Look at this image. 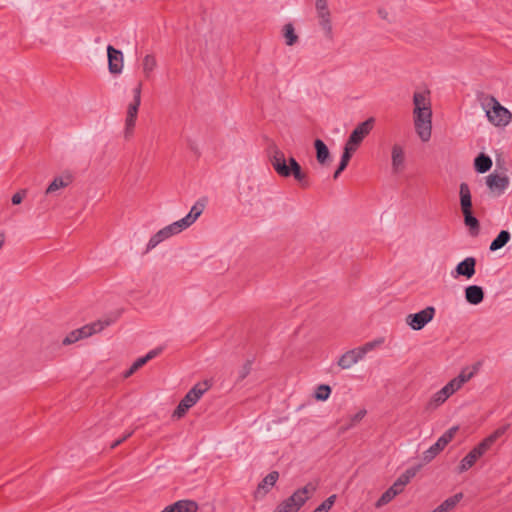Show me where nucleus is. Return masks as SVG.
I'll list each match as a JSON object with an SVG mask.
<instances>
[{
  "instance_id": "473e14b6",
  "label": "nucleus",
  "mask_w": 512,
  "mask_h": 512,
  "mask_svg": "<svg viewBox=\"0 0 512 512\" xmlns=\"http://www.w3.org/2000/svg\"><path fill=\"white\" fill-rule=\"evenodd\" d=\"M420 466H413L408 468L404 473H402L396 481L400 482L402 486H406L410 480L416 476L417 472L419 471Z\"/></svg>"
},
{
  "instance_id": "7ed1b4c3",
  "label": "nucleus",
  "mask_w": 512,
  "mask_h": 512,
  "mask_svg": "<svg viewBox=\"0 0 512 512\" xmlns=\"http://www.w3.org/2000/svg\"><path fill=\"white\" fill-rule=\"evenodd\" d=\"M317 485L312 482L297 489L290 497L279 503L274 512H298L316 491Z\"/></svg>"
},
{
  "instance_id": "f3484780",
  "label": "nucleus",
  "mask_w": 512,
  "mask_h": 512,
  "mask_svg": "<svg viewBox=\"0 0 512 512\" xmlns=\"http://www.w3.org/2000/svg\"><path fill=\"white\" fill-rule=\"evenodd\" d=\"M141 103L132 101L127 109V116L125 120V137L128 138L134 130L139 106Z\"/></svg>"
},
{
  "instance_id": "4c0bfd02",
  "label": "nucleus",
  "mask_w": 512,
  "mask_h": 512,
  "mask_svg": "<svg viewBox=\"0 0 512 512\" xmlns=\"http://www.w3.org/2000/svg\"><path fill=\"white\" fill-rule=\"evenodd\" d=\"M395 491H393L390 487L381 495V497L376 502V507H382L388 504L394 497H396Z\"/></svg>"
},
{
  "instance_id": "f257e3e1",
  "label": "nucleus",
  "mask_w": 512,
  "mask_h": 512,
  "mask_svg": "<svg viewBox=\"0 0 512 512\" xmlns=\"http://www.w3.org/2000/svg\"><path fill=\"white\" fill-rule=\"evenodd\" d=\"M269 159L276 173L284 178L293 176L302 188L309 187L307 174L303 172L300 164L295 158L290 157L288 160L285 154L276 146L270 148Z\"/></svg>"
},
{
  "instance_id": "9d476101",
  "label": "nucleus",
  "mask_w": 512,
  "mask_h": 512,
  "mask_svg": "<svg viewBox=\"0 0 512 512\" xmlns=\"http://www.w3.org/2000/svg\"><path fill=\"white\" fill-rule=\"evenodd\" d=\"M490 448L488 443L483 439L461 460L458 467L459 472L462 473L469 470Z\"/></svg>"
},
{
  "instance_id": "a18cd8bd",
  "label": "nucleus",
  "mask_w": 512,
  "mask_h": 512,
  "mask_svg": "<svg viewBox=\"0 0 512 512\" xmlns=\"http://www.w3.org/2000/svg\"><path fill=\"white\" fill-rule=\"evenodd\" d=\"M366 414V410H360L358 411L356 414H354L351 419H350V424L345 427V429H348L352 426H354L357 422L361 421L363 419V417L365 416Z\"/></svg>"
},
{
  "instance_id": "20e7f679",
  "label": "nucleus",
  "mask_w": 512,
  "mask_h": 512,
  "mask_svg": "<svg viewBox=\"0 0 512 512\" xmlns=\"http://www.w3.org/2000/svg\"><path fill=\"white\" fill-rule=\"evenodd\" d=\"M484 106L486 108V116L492 124L505 126L510 122L512 114L494 96H487Z\"/></svg>"
},
{
  "instance_id": "f8f14e48",
  "label": "nucleus",
  "mask_w": 512,
  "mask_h": 512,
  "mask_svg": "<svg viewBox=\"0 0 512 512\" xmlns=\"http://www.w3.org/2000/svg\"><path fill=\"white\" fill-rule=\"evenodd\" d=\"M509 178L506 175L491 173L486 177V185L496 196L502 195L509 186Z\"/></svg>"
},
{
  "instance_id": "6ab92c4d",
  "label": "nucleus",
  "mask_w": 512,
  "mask_h": 512,
  "mask_svg": "<svg viewBox=\"0 0 512 512\" xmlns=\"http://www.w3.org/2000/svg\"><path fill=\"white\" fill-rule=\"evenodd\" d=\"M197 510L198 505L195 501L179 500L165 507L161 512H196Z\"/></svg>"
},
{
  "instance_id": "ea45409f",
  "label": "nucleus",
  "mask_w": 512,
  "mask_h": 512,
  "mask_svg": "<svg viewBox=\"0 0 512 512\" xmlns=\"http://www.w3.org/2000/svg\"><path fill=\"white\" fill-rule=\"evenodd\" d=\"M190 408V405L181 399L178 406L173 412V417H176L178 419L182 418Z\"/></svg>"
},
{
  "instance_id": "a19ab883",
  "label": "nucleus",
  "mask_w": 512,
  "mask_h": 512,
  "mask_svg": "<svg viewBox=\"0 0 512 512\" xmlns=\"http://www.w3.org/2000/svg\"><path fill=\"white\" fill-rule=\"evenodd\" d=\"M355 151H356V149L345 144L343 154L341 156L340 164L348 166L349 161L352 158V155Z\"/></svg>"
},
{
  "instance_id": "864d4df0",
  "label": "nucleus",
  "mask_w": 512,
  "mask_h": 512,
  "mask_svg": "<svg viewBox=\"0 0 512 512\" xmlns=\"http://www.w3.org/2000/svg\"><path fill=\"white\" fill-rule=\"evenodd\" d=\"M346 168H347V166L342 165V164H340V163H339V165H338V167H337L336 171H335V172H334V174H333V178H334V179H337V178L340 176V174H341V173H342Z\"/></svg>"
},
{
  "instance_id": "2eb2a0df",
  "label": "nucleus",
  "mask_w": 512,
  "mask_h": 512,
  "mask_svg": "<svg viewBox=\"0 0 512 512\" xmlns=\"http://www.w3.org/2000/svg\"><path fill=\"white\" fill-rule=\"evenodd\" d=\"M392 171L395 174L400 173L405 166V153L400 144H394L391 151Z\"/></svg>"
},
{
  "instance_id": "603ef678",
  "label": "nucleus",
  "mask_w": 512,
  "mask_h": 512,
  "mask_svg": "<svg viewBox=\"0 0 512 512\" xmlns=\"http://www.w3.org/2000/svg\"><path fill=\"white\" fill-rule=\"evenodd\" d=\"M390 488L395 491L396 495L400 494L404 490V486H402L398 481H395Z\"/></svg>"
},
{
  "instance_id": "c03bdc74",
  "label": "nucleus",
  "mask_w": 512,
  "mask_h": 512,
  "mask_svg": "<svg viewBox=\"0 0 512 512\" xmlns=\"http://www.w3.org/2000/svg\"><path fill=\"white\" fill-rule=\"evenodd\" d=\"M474 376V372H468L466 369L462 370L460 374L455 377L458 382L462 385H464L466 382H468L472 377Z\"/></svg>"
},
{
  "instance_id": "39448f33",
  "label": "nucleus",
  "mask_w": 512,
  "mask_h": 512,
  "mask_svg": "<svg viewBox=\"0 0 512 512\" xmlns=\"http://www.w3.org/2000/svg\"><path fill=\"white\" fill-rule=\"evenodd\" d=\"M110 325V321H96L81 328L71 331L62 341L63 345L73 344L81 339L92 336L95 333L102 331L106 326Z\"/></svg>"
},
{
  "instance_id": "b1692460",
  "label": "nucleus",
  "mask_w": 512,
  "mask_h": 512,
  "mask_svg": "<svg viewBox=\"0 0 512 512\" xmlns=\"http://www.w3.org/2000/svg\"><path fill=\"white\" fill-rule=\"evenodd\" d=\"M492 167V160L491 158L484 154V153H480L476 156V158L474 159V169L476 172L478 173H486L487 171H489Z\"/></svg>"
},
{
  "instance_id": "a211bd4d",
  "label": "nucleus",
  "mask_w": 512,
  "mask_h": 512,
  "mask_svg": "<svg viewBox=\"0 0 512 512\" xmlns=\"http://www.w3.org/2000/svg\"><path fill=\"white\" fill-rule=\"evenodd\" d=\"M206 206V199H199L192 207L190 212L181 220L182 224H185L186 227H190L203 213Z\"/></svg>"
},
{
  "instance_id": "cd10ccee",
  "label": "nucleus",
  "mask_w": 512,
  "mask_h": 512,
  "mask_svg": "<svg viewBox=\"0 0 512 512\" xmlns=\"http://www.w3.org/2000/svg\"><path fill=\"white\" fill-rule=\"evenodd\" d=\"M463 498L462 493H456L455 495L447 498L443 501L436 509V512H449L452 510Z\"/></svg>"
},
{
  "instance_id": "49530a36",
  "label": "nucleus",
  "mask_w": 512,
  "mask_h": 512,
  "mask_svg": "<svg viewBox=\"0 0 512 512\" xmlns=\"http://www.w3.org/2000/svg\"><path fill=\"white\" fill-rule=\"evenodd\" d=\"M26 194H27L26 189H22V190L18 191L17 193H15L11 198L12 204L19 205L22 202L23 198L26 196Z\"/></svg>"
},
{
  "instance_id": "79ce46f5",
  "label": "nucleus",
  "mask_w": 512,
  "mask_h": 512,
  "mask_svg": "<svg viewBox=\"0 0 512 512\" xmlns=\"http://www.w3.org/2000/svg\"><path fill=\"white\" fill-rule=\"evenodd\" d=\"M146 364L142 357L138 358L131 367L124 373V378H128L132 376L138 369L143 367Z\"/></svg>"
},
{
  "instance_id": "dca6fc26",
  "label": "nucleus",
  "mask_w": 512,
  "mask_h": 512,
  "mask_svg": "<svg viewBox=\"0 0 512 512\" xmlns=\"http://www.w3.org/2000/svg\"><path fill=\"white\" fill-rule=\"evenodd\" d=\"M208 388H209V386L206 381L202 382V383H197L186 393V395L182 398V400H184V402L188 403L190 405V407H192L197 403V401L201 398V396L208 390Z\"/></svg>"
},
{
  "instance_id": "3c124183",
  "label": "nucleus",
  "mask_w": 512,
  "mask_h": 512,
  "mask_svg": "<svg viewBox=\"0 0 512 512\" xmlns=\"http://www.w3.org/2000/svg\"><path fill=\"white\" fill-rule=\"evenodd\" d=\"M142 82H139L133 89V101L141 103Z\"/></svg>"
},
{
  "instance_id": "393cba45",
  "label": "nucleus",
  "mask_w": 512,
  "mask_h": 512,
  "mask_svg": "<svg viewBox=\"0 0 512 512\" xmlns=\"http://www.w3.org/2000/svg\"><path fill=\"white\" fill-rule=\"evenodd\" d=\"M71 176L55 177L45 190L46 195H52L58 190L67 187L71 183Z\"/></svg>"
},
{
  "instance_id": "f704fd0d",
  "label": "nucleus",
  "mask_w": 512,
  "mask_h": 512,
  "mask_svg": "<svg viewBox=\"0 0 512 512\" xmlns=\"http://www.w3.org/2000/svg\"><path fill=\"white\" fill-rule=\"evenodd\" d=\"M182 220H178V221H175L173 222L172 224L164 227L166 233L168 234L169 238L173 235H176V234H179L180 232H182L183 230L187 229L188 227H186L185 224H182Z\"/></svg>"
},
{
  "instance_id": "2f4dec72",
  "label": "nucleus",
  "mask_w": 512,
  "mask_h": 512,
  "mask_svg": "<svg viewBox=\"0 0 512 512\" xmlns=\"http://www.w3.org/2000/svg\"><path fill=\"white\" fill-rule=\"evenodd\" d=\"M414 110L424 109L430 106V101L425 93L416 92L413 96Z\"/></svg>"
},
{
  "instance_id": "c85d7f7f",
  "label": "nucleus",
  "mask_w": 512,
  "mask_h": 512,
  "mask_svg": "<svg viewBox=\"0 0 512 512\" xmlns=\"http://www.w3.org/2000/svg\"><path fill=\"white\" fill-rule=\"evenodd\" d=\"M283 36L285 43L288 46H293L298 42V35L295 33V29L292 23H287L283 27Z\"/></svg>"
},
{
  "instance_id": "5701e85b",
  "label": "nucleus",
  "mask_w": 512,
  "mask_h": 512,
  "mask_svg": "<svg viewBox=\"0 0 512 512\" xmlns=\"http://www.w3.org/2000/svg\"><path fill=\"white\" fill-rule=\"evenodd\" d=\"M314 148L317 161L321 165H327L330 161V152L327 145L321 139H316L314 141Z\"/></svg>"
},
{
  "instance_id": "7c9ffc66",
  "label": "nucleus",
  "mask_w": 512,
  "mask_h": 512,
  "mask_svg": "<svg viewBox=\"0 0 512 512\" xmlns=\"http://www.w3.org/2000/svg\"><path fill=\"white\" fill-rule=\"evenodd\" d=\"M156 65H157V62H156V59H155L154 55L147 54L143 58V63H142L143 73H144L146 78H149L151 76V73L155 69Z\"/></svg>"
},
{
  "instance_id": "6e6d98bb",
  "label": "nucleus",
  "mask_w": 512,
  "mask_h": 512,
  "mask_svg": "<svg viewBox=\"0 0 512 512\" xmlns=\"http://www.w3.org/2000/svg\"><path fill=\"white\" fill-rule=\"evenodd\" d=\"M4 241H5V236L3 233H0V249L4 245Z\"/></svg>"
},
{
  "instance_id": "58836bf2",
  "label": "nucleus",
  "mask_w": 512,
  "mask_h": 512,
  "mask_svg": "<svg viewBox=\"0 0 512 512\" xmlns=\"http://www.w3.org/2000/svg\"><path fill=\"white\" fill-rule=\"evenodd\" d=\"M337 496L335 494L329 496L324 500L313 512H328L336 501Z\"/></svg>"
},
{
  "instance_id": "c756f323",
  "label": "nucleus",
  "mask_w": 512,
  "mask_h": 512,
  "mask_svg": "<svg viewBox=\"0 0 512 512\" xmlns=\"http://www.w3.org/2000/svg\"><path fill=\"white\" fill-rule=\"evenodd\" d=\"M168 238H169V236L166 233L165 229L164 228L160 229L156 234H154L150 238L145 252L146 253L149 252L150 250H152L153 248H155L157 245H159L161 242H163L164 240H166Z\"/></svg>"
},
{
  "instance_id": "37998d69",
  "label": "nucleus",
  "mask_w": 512,
  "mask_h": 512,
  "mask_svg": "<svg viewBox=\"0 0 512 512\" xmlns=\"http://www.w3.org/2000/svg\"><path fill=\"white\" fill-rule=\"evenodd\" d=\"M382 342V340L367 342L362 347H358L356 349L358 350V352H360V355L363 359L367 352L373 350L376 347V345L381 344Z\"/></svg>"
},
{
  "instance_id": "8fccbe9b",
  "label": "nucleus",
  "mask_w": 512,
  "mask_h": 512,
  "mask_svg": "<svg viewBox=\"0 0 512 512\" xmlns=\"http://www.w3.org/2000/svg\"><path fill=\"white\" fill-rule=\"evenodd\" d=\"M133 433H134V431H130V432L125 433L121 438H119L116 441H114L111 444L110 448L114 449V448L118 447L120 444H122L124 441H126L129 437H131Z\"/></svg>"
},
{
  "instance_id": "de8ad7c7",
  "label": "nucleus",
  "mask_w": 512,
  "mask_h": 512,
  "mask_svg": "<svg viewBox=\"0 0 512 512\" xmlns=\"http://www.w3.org/2000/svg\"><path fill=\"white\" fill-rule=\"evenodd\" d=\"M463 385L458 382L456 378H453L451 381H449L445 387L448 388V390L453 394L456 391H458Z\"/></svg>"
},
{
  "instance_id": "aec40b11",
  "label": "nucleus",
  "mask_w": 512,
  "mask_h": 512,
  "mask_svg": "<svg viewBox=\"0 0 512 512\" xmlns=\"http://www.w3.org/2000/svg\"><path fill=\"white\" fill-rule=\"evenodd\" d=\"M279 478L277 471H272L266 475L263 480L258 484L257 490L255 491V497L264 496L269 491L270 487H273Z\"/></svg>"
},
{
  "instance_id": "ddd939ff",
  "label": "nucleus",
  "mask_w": 512,
  "mask_h": 512,
  "mask_svg": "<svg viewBox=\"0 0 512 512\" xmlns=\"http://www.w3.org/2000/svg\"><path fill=\"white\" fill-rule=\"evenodd\" d=\"M108 69L111 74H120L123 70V53L112 45L107 46Z\"/></svg>"
},
{
  "instance_id": "a878e982",
  "label": "nucleus",
  "mask_w": 512,
  "mask_h": 512,
  "mask_svg": "<svg viewBox=\"0 0 512 512\" xmlns=\"http://www.w3.org/2000/svg\"><path fill=\"white\" fill-rule=\"evenodd\" d=\"M511 235L507 230H501L490 244V251L494 252L503 248L510 240Z\"/></svg>"
},
{
  "instance_id": "4468645a",
  "label": "nucleus",
  "mask_w": 512,
  "mask_h": 512,
  "mask_svg": "<svg viewBox=\"0 0 512 512\" xmlns=\"http://www.w3.org/2000/svg\"><path fill=\"white\" fill-rule=\"evenodd\" d=\"M477 260L475 257H466L464 260L459 262L455 267L456 276H463L467 279L472 278L476 272Z\"/></svg>"
},
{
  "instance_id": "09e8293b",
  "label": "nucleus",
  "mask_w": 512,
  "mask_h": 512,
  "mask_svg": "<svg viewBox=\"0 0 512 512\" xmlns=\"http://www.w3.org/2000/svg\"><path fill=\"white\" fill-rule=\"evenodd\" d=\"M162 352V348L161 347H158V348H155L151 351H149L145 356H143L142 358L144 359V361L147 363L148 361L152 360L153 358H155L156 356H158L160 353Z\"/></svg>"
},
{
  "instance_id": "9b49d317",
  "label": "nucleus",
  "mask_w": 512,
  "mask_h": 512,
  "mask_svg": "<svg viewBox=\"0 0 512 512\" xmlns=\"http://www.w3.org/2000/svg\"><path fill=\"white\" fill-rule=\"evenodd\" d=\"M315 9L319 18V25L324 30L327 38H332L331 13L327 0H315Z\"/></svg>"
},
{
  "instance_id": "423d86ee",
  "label": "nucleus",
  "mask_w": 512,
  "mask_h": 512,
  "mask_svg": "<svg viewBox=\"0 0 512 512\" xmlns=\"http://www.w3.org/2000/svg\"><path fill=\"white\" fill-rule=\"evenodd\" d=\"M414 124L415 129L423 142H427L431 137L432 130V110L431 107H427L420 110H414Z\"/></svg>"
},
{
  "instance_id": "4be33fe9",
  "label": "nucleus",
  "mask_w": 512,
  "mask_h": 512,
  "mask_svg": "<svg viewBox=\"0 0 512 512\" xmlns=\"http://www.w3.org/2000/svg\"><path fill=\"white\" fill-rule=\"evenodd\" d=\"M362 359L360 352L358 350L352 349L345 352L338 360V366L342 369H349L354 364Z\"/></svg>"
},
{
  "instance_id": "f03ea898",
  "label": "nucleus",
  "mask_w": 512,
  "mask_h": 512,
  "mask_svg": "<svg viewBox=\"0 0 512 512\" xmlns=\"http://www.w3.org/2000/svg\"><path fill=\"white\" fill-rule=\"evenodd\" d=\"M460 208L464 217V224L469 228L472 236H477L480 231L479 220L472 211V196L467 183L462 182L459 186Z\"/></svg>"
},
{
  "instance_id": "0eeeda50",
  "label": "nucleus",
  "mask_w": 512,
  "mask_h": 512,
  "mask_svg": "<svg viewBox=\"0 0 512 512\" xmlns=\"http://www.w3.org/2000/svg\"><path fill=\"white\" fill-rule=\"evenodd\" d=\"M375 124V118L369 117L367 120L359 123L349 135L346 145L358 149L362 141L370 134Z\"/></svg>"
},
{
  "instance_id": "e433bc0d",
  "label": "nucleus",
  "mask_w": 512,
  "mask_h": 512,
  "mask_svg": "<svg viewBox=\"0 0 512 512\" xmlns=\"http://www.w3.org/2000/svg\"><path fill=\"white\" fill-rule=\"evenodd\" d=\"M252 360H247L238 370L236 383L243 381L251 372Z\"/></svg>"
},
{
  "instance_id": "5fc2aeb1",
  "label": "nucleus",
  "mask_w": 512,
  "mask_h": 512,
  "mask_svg": "<svg viewBox=\"0 0 512 512\" xmlns=\"http://www.w3.org/2000/svg\"><path fill=\"white\" fill-rule=\"evenodd\" d=\"M346 168H347V166L342 165V164H340V163H339V165H338V167H337L336 171H335V172H334V174H333V178H334V179H337V178L340 176V174H341V173H342Z\"/></svg>"
},
{
  "instance_id": "c9c22d12",
  "label": "nucleus",
  "mask_w": 512,
  "mask_h": 512,
  "mask_svg": "<svg viewBox=\"0 0 512 512\" xmlns=\"http://www.w3.org/2000/svg\"><path fill=\"white\" fill-rule=\"evenodd\" d=\"M331 394V387L326 384H321L317 387L314 397L319 401H325Z\"/></svg>"
},
{
  "instance_id": "412c9836",
  "label": "nucleus",
  "mask_w": 512,
  "mask_h": 512,
  "mask_svg": "<svg viewBox=\"0 0 512 512\" xmlns=\"http://www.w3.org/2000/svg\"><path fill=\"white\" fill-rule=\"evenodd\" d=\"M465 299L471 305H478L484 299V290L481 286L470 285L465 288Z\"/></svg>"
},
{
  "instance_id": "72a5a7b5",
  "label": "nucleus",
  "mask_w": 512,
  "mask_h": 512,
  "mask_svg": "<svg viewBox=\"0 0 512 512\" xmlns=\"http://www.w3.org/2000/svg\"><path fill=\"white\" fill-rule=\"evenodd\" d=\"M510 428V424H504L497 428L492 434H490L488 437H486L484 440L488 443V445L491 447L498 438L503 436L508 429Z\"/></svg>"
},
{
  "instance_id": "1a4fd4ad",
  "label": "nucleus",
  "mask_w": 512,
  "mask_h": 512,
  "mask_svg": "<svg viewBox=\"0 0 512 512\" xmlns=\"http://www.w3.org/2000/svg\"><path fill=\"white\" fill-rule=\"evenodd\" d=\"M435 308L433 306H427L425 309L409 314L406 317V323L409 325L413 330H421L423 329L430 321L433 320L435 316Z\"/></svg>"
},
{
  "instance_id": "6e6552de",
  "label": "nucleus",
  "mask_w": 512,
  "mask_h": 512,
  "mask_svg": "<svg viewBox=\"0 0 512 512\" xmlns=\"http://www.w3.org/2000/svg\"><path fill=\"white\" fill-rule=\"evenodd\" d=\"M458 429V426H453L440 436L436 443L423 453V461H432L452 441Z\"/></svg>"
},
{
  "instance_id": "bb28decb",
  "label": "nucleus",
  "mask_w": 512,
  "mask_h": 512,
  "mask_svg": "<svg viewBox=\"0 0 512 512\" xmlns=\"http://www.w3.org/2000/svg\"><path fill=\"white\" fill-rule=\"evenodd\" d=\"M451 395L452 393L448 390V388L444 386L442 389H440L432 396L428 403V406L430 408H436L443 404Z\"/></svg>"
}]
</instances>
